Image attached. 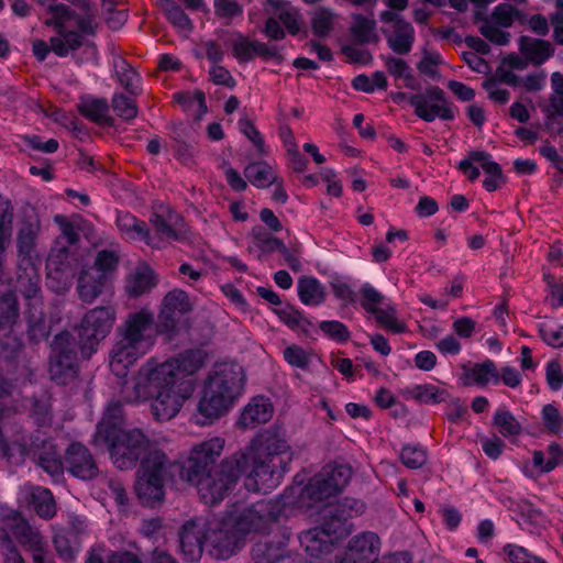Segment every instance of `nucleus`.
<instances>
[{
    "instance_id": "nucleus-1",
    "label": "nucleus",
    "mask_w": 563,
    "mask_h": 563,
    "mask_svg": "<svg viewBox=\"0 0 563 563\" xmlns=\"http://www.w3.org/2000/svg\"><path fill=\"white\" fill-rule=\"evenodd\" d=\"M351 475L350 466L327 464L306 485L296 475L294 484L277 499L236 504L222 518L191 519L179 532L181 552L189 562L198 561L203 549L218 560H227L243 547L246 536L264 530L287 510L313 508L346 486Z\"/></svg>"
},
{
    "instance_id": "nucleus-2",
    "label": "nucleus",
    "mask_w": 563,
    "mask_h": 563,
    "mask_svg": "<svg viewBox=\"0 0 563 563\" xmlns=\"http://www.w3.org/2000/svg\"><path fill=\"white\" fill-rule=\"evenodd\" d=\"M291 460L292 451L285 429L273 424L225 457L217 470L184 481L194 484L202 503L212 506L231 494L242 477L247 492L266 494L275 489L290 470Z\"/></svg>"
},
{
    "instance_id": "nucleus-3",
    "label": "nucleus",
    "mask_w": 563,
    "mask_h": 563,
    "mask_svg": "<svg viewBox=\"0 0 563 563\" xmlns=\"http://www.w3.org/2000/svg\"><path fill=\"white\" fill-rule=\"evenodd\" d=\"M123 424L122 406L110 402L97 426L95 442L108 446L113 464L120 470L133 468L144 454L135 492L143 505L159 504L165 496L164 483L170 474L172 463L140 429L125 430Z\"/></svg>"
},
{
    "instance_id": "nucleus-4",
    "label": "nucleus",
    "mask_w": 563,
    "mask_h": 563,
    "mask_svg": "<svg viewBox=\"0 0 563 563\" xmlns=\"http://www.w3.org/2000/svg\"><path fill=\"white\" fill-rule=\"evenodd\" d=\"M207 361L202 349L186 350L165 361L150 357L131 384L124 385L122 397L128 404L151 401L156 420H170L195 391V380L188 377L197 374Z\"/></svg>"
},
{
    "instance_id": "nucleus-5",
    "label": "nucleus",
    "mask_w": 563,
    "mask_h": 563,
    "mask_svg": "<svg viewBox=\"0 0 563 563\" xmlns=\"http://www.w3.org/2000/svg\"><path fill=\"white\" fill-rule=\"evenodd\" d=\"M344 488L345 486L330 498L313 506L327 520L321 527L309 529L299 536L300 545L310 558V563H377L378 561L382 541L373 531L354 536L345 550L335 554L334 562L330 558L335 544L352 531L353 526L349 519L365 510V504L354 498L334 503Z\"/></svg>"
},
{
    "instance_id": "nucleus-6",
    "label": "nucleus",
    "mask_w": 563,
    "mask_h": 563,
    "mask_svg": "<svg viewBox=\"0 0 563 563\" xmlns=\"http://www.w3.org/2000/svg\"><path fill=\"white\" fill-rule=\"evenodd\" d=\"M190 310L188 295L180 289H174L164 297L157 327L154 313L146 308L129 313L118 329V340L110 352L111 372L118 377H125L131 366L154 349L157 334L170 338L179 318Z\"/></svg>"
},
{
    "instance_id": "nucleus-7",
    "label": "nucleus",
    "mask_w": 563,
    "mask_h": 563,
    "mask_svg": "<svg viewBox=\"0 0 563 563\" xmlns=\"http://www.w3.org/2000/svg\"><path fill=\"white\" fill-rule=\"evenodd\" d=\"M117 320L115 309L111 306L89 310L78 328L79 342L69 332L58 333L52 343L49 374L52 380L66 385L78 374L77 352L89 358L97 352L98 345L111 332Z\"/></svg>"
},
{
    "instance_id": "nucleus-8",
    "label": "nucleus",
    "mask_w": 563,
    "mask_h": 563,
    "mask_svg": "<svg viewBox=\"0 0 563 563\" xmlns=\"http://www.w3.org/2000/svg\"><path fill=\"white\" fill-rule=\"evenodd\" d=\"M246 376L235 362L213 366L203 382L197 404V423L208 426L225 416L245 390Z\"/></svg>"
},
{
    "instance_id": "nucleus-9",
    "label": "nucleus",
    "mask_w": 563,
    "mask_h": 563,
    "mask_svg": "<svg viewBox=\"0 0 563 563\" xmlns=\"http://www.w3.org/2000/svg\"><path fill=\"white\" fill-rule=\"evenodd\" d=\"M38 232L40 221L35 217H31L20 223L16 236V290L29 301L30 308L41 306L40 268L42 260L35 251Z\"/></svg>"
},
{
    "instance_id": "nucleus-10",
    "label": "nucleus",
    "mask_w": 563,
    "mask_h": 563,
    "mask_svg": "<svg viewBox=\"0 0 563 563\" xmlns=\"http://www.w3.org/2000/svg\"><path fill=\"white\" fill-rule=\"evenodd\" d=\"M62 235L52 247L46 262V286L54 292H63L70 288L73 267L70 264V249L79 241L77 228L63 216H55Z\"/></svg>"
},
{
    "instance_id": "nucleus-11",
    "label": "nucleus",
    "mask_w": 563,
    "mask_h": 563,
    "mask_svg": "<svg viewBox=\"0 0 563 563\" xmlns=\"http://www.w3.org/2000/svg\"><path fill=\"white\" fill-rule=\"evenodd\" d=\"M14 209L10 199L0 195V287L8 282L3 269V253L13 232ZM19 316L18 302L14 294L7 292L0 298V331L11 329Z\"/></svg>"
},
{
    "instance_id": "nucleus-12",
    "label": "nucleus",
    "mask_w": 563,
    "mask_h": 563,
    "mask_svg": "<svg viewBox=\"0 0 563 563\" xmlns=\"http://www.w3.org/2000/svg\"><path fill=\"white\" fill-rule=\"evenodd\" d=\"M119 253L102 250L97 254L92 267L84 269L78 277L77 292L85 302H92L101 292L119 264Z\"/></svg>"
},
{
    "instance_id": "nucleus-13",
    "label": "nucleus",
    "mask_w": 563,
    "mask_h": 563,
    "mask_svg": "<svg viewBox=\"0 0 563 563\" xmlns=\"http://www.w3.org/2000/svg\"><path fill=\"white\" fill-rule=\"evenodd\" d=\"M0 516L3 525L2 529L10 532L20 544L32 553L34 563H54L46 551L41 533L33 529L20 512L1 508Z\"/></svg>"
},
{
    "instance_id": "nucleus-14",
    "label": "nucleus",
    "mask_w": 563,
    "mask_h": 563,
    "mask_svg": "<svg viewBox=\"0 0 563 563\" xmlns=\"http://www.w3.org/2000/svg\"><path fill=\"white\" fill-rule=\"evenodd\" d=\"M225 443L224 438L217 435L192 445L180 466V478L195 479L202 473L213 471V466L224 451Z\"/></svg>"
},
{
    "instance_id": "nucleus-15",
    "label": "nucleus",
    "mask_w": 563,
    "mask_h": 563,
    "mask_svg": "<svg viewBox=\"0 0 563 563\" xmlns=\"http://www.w3.org/2000/svg\"><path fill=\"white\" fill-rule=\"evenodd\" d=\"M457 168L470 181H476L483 172L485 175L483 187L488 192L496 191L505 184L500 165L484 151L470 152L465 158L460 161Z\"/></svg>"
},
{
    "instance_id": "nucleus-16",
    "label": "nucleus",
    "mask_w": 563,
    "mask_h": 563,
    "mask_svg": "<svg viewBox=\"0 0 563 563\" xmlns=\"http://www.w3.org/2000/svg\"><path fill=\"white\" fill-rule=\"evenodd\" d=\"M520 11L515 5L499 3L482 23L481 34L496 45H507L510 40L508 29L520 19Z\"/></svg>"
},
{
    "instance_id": "nucleus-17",
    "label": "nucleus",
    "mask_w": 563,
    "mask_h": 563,
    "mask_svg": "<svg viewBox=\"0 0 563 563\" xmlns=\"http://www.w3.org/2000/svg\"><path fill=\"white\" fill-rule=\"evenodd\" d=\"M410 104L413 107L415 113L427 122H432L438 118L442 120L454 118L444 92L439 87H431L423 93L412 96Z\"/></svg>"
},
{
    "instance_id": "nucleus-18",
    "label": "nucleus",
    "mask_w": 563,
    "mask_h": 563,
    "mask_svg": "<svg viewBox=\"0 0 563 563\" xmlns=\"http://www.w3.org/2000/svg\"><path fill=\"white\" fill-rule=\"evenodd\" d=\"M380 21L389 47L397 54L409 53L415 42L413 26L393 11L382 12Z\"/></svg>"
},
{
    "instance_id": "nucleus-19",
    "label": "nucleus",
    "mask_w": 563,
    "mask_h": 563,
    "mask_svg": "<svg viewBox=\"0 0 563 563\" xmlns=\"http://www.w3.org/2000/svg\"><path fill=\"white\" fill-rule=\"evenodd\" d=\"M36 2L51 14V18L45 21L47 26H53L59 32H62L63 27H78L82 33H93L91 15H79L66 4L54 0H36Z\"/></svg>"
},
{
    "instance_id": "nucleus-20",
    "label": "nucleus",
    "mask_w": 563,
    "mask_h": 563,
    "mask_svg": "<svg viewBox=\"0 0 563 563\" xmlns=\"http://www.w3.org/2000/svg\"><path fill=\"white\" fill-rule=\"evenodd\" d=\"M57 36L51 38V45L43 40L33 42V54L40 62L45 60L51 51L59 57L67 56L70 51L82 45L84 36L88 34L82 33L78 27H63L62 32L57 31Z\"/></svg>"
},
{
    "instance_id": "nucleus-21",
    "label": "nucleus",
    "mask_w": 563,
    "mask_h": 563,
    "mask_svg": "<svg viewBox=\"0 0 563 563\" xmlns=\"http://www.w3.org/2000/svg\"><path fill=\"white\" fill-rule=\"evenodd\" d=\"M274 415V406L265 396L252 397L241 410L235 426L240 430H252L267 423Z\"/></svg>"
},
{
    "instance_id": "nucleus-22",
    "label": "nucleus",
    "mask_w": 563,
    "mask_h": 563,
    "mask_svg": "<svg viewBox=\"0 0 563 563\" xmlns=\"http://www.w3.org/2000/svg\"><path fill=\"white\" fill-rule=\"evenodd\" d=\"M65 462L68 472L79 479H91L98 474V466L89 450L80 443H71L67 448Z\"/></svg>"
},
{
    "instance_id": "nucleus-23",
    "label": "nucleus",
    "mask_w": 563,
    "mask_h": 563,
    "mask_svg": "<svg viewBox=\"0 0 563 563\" xmlns=\"http://www.w3.org/2000/svg\"><path fill=\"white\" fill-rule=\"evenodd\" d=\"M19 497L43 519H52L56 515V503L47 488L26 484L20 489Z\"/></svg>"
},
{
    "instance_id": "nucleus-24",
    "label": "nucleus",
    "mask_w": 563,
    "mask_h": 563,
    "mask_svg": "<svg viewBox=\"0 0 563 563\" xmlns=\"http://www.w3.org/2000/svg\"><path fill=\"white\" fill-rule=\"evenodd\" d=\"M115 223L124 240L144 241L152 247H161V244L151 238L146 223L139 220L135 216L129 212H118Z\"/></svg>"
},
{
    "instance_id": "nucleus-25",
    "label": "nucleus",
    "mask_w": 563,
    "mask_h": 563,
    "mask_svg": "<svg viewBox=\"0 0 563 563\" xmlns=\"http://www.w3.org/2000/svg\"><path fill=\"white\" fill-rule=\"evenodd\" d=\"M461 380L465 386L485 387L488 384L499 383V374L495 363L487 360L482 363L463 365Z\"/></svg>"
},
{
    "instance_id": "nucleus-26",
    "label": "nucleus",
    "mask_w": 563,
    "mask_h": 563,
    "mask_svg": "<svg viewBox=\"0 0 563 563\" xmlns=\"http://www.w3.org/2000/svg\"><path fill=\"white\" fill-rule=\"evenodd\" d=\"M518 47L522 57L536 66L545 63L554 53L550 42L529 36H521L518 41Z\"/></svg>"
},
{
    "instance_id": "nucleus-27",
    "label": "nucleus",
    "mask_w": 563,
    "mask_h": 563,
    "mask_svg": "<svg viewBox=\"0 0 563 563\" xmlns=\"http://www.w3.org/2000/svg\"><path fill=\"white\" fill-rule=\"evenodd\" d=\"M297 295L300 302L308 307H319L327 299L324 285L313 276H302L298 279Z\"/></svg>"
},
{
    "instance_id": "nucleus-28",
    "label": "nucleus",
    "mask_w": 563,
    "mask_h": 563,
    "mask_svg": "<svg viewBox=\"0 0 563 563\" xmlns=\"http://www.w3.org/2000/svg\"><path fill=\"white\" fill-rule=\"evenodd\" d=\"M251 241L247 250L256 258L262 260L263 256L275 251L285 250L284 243L274 238L262 227H254L250 234Z\"/></svg>"
},
{
    "instance_id": "nucleus-29",
    "label": "nucleus",
    "mask_w": 563,
    "mask_h": 563,
    "mask_svg": "<svg viewBox=\"0 0 563 563\" xmlns=\"http://www.w3.org/2000/svg\"><path fill=\"white\" fill-rule=\"evenodd\" d=\"M232 54L239 62H249L254 56L273 57L274 48L258 41H251L239 34L232 42Z\"/></svg>"
},
{
    "instance_id": "nucleus-30",
    "label": "nucleus",
    "mask_w": 563,
    "mask_h": 563,
    "mask_svg": "<svg viewBox=\"0 0 563 563\" xmlns=\"http://www.w3.org/2000/svg\"><path fill=\"white\" fill-rule=\"evenodd\" d=\"M244 175L251 185L258 189H266L278 180L274 167L264 161L250 163L244 168Z\"/></svg>"
},
{
    "instance_id": "nucleus-31",
    "label": "nucleus",
    "mask_w": 563,
    "mask_h": 563,
    "mask_svg": "<svg viewBox=\"0 0 563 563\" xmlns=\"http://www.w3.org/2000/svg\"><path fill=\"white\" fill-rule=\"evenodd\" d=\"M82 540L74 531H66L65 528L54 530L53 543L58 555L65 561L75 559L81 548Z\"/></svg>"
},
{
    "instance_id": "nucleus-32",
    "label": "nucleus",
    "mask_w": 563,
    "mask_h": 563,
    "mask_svg": "<svg viewBox=\"0 0 563 563\" xmlns=\"http://www.w3.org/2000/svg\"><path fill=\"white\" fill-rule=\"evenodd\" d=\"M161 9L164 11L167 20L184 36H188L192 31V22L184 10L174 0H159Z\"/></svg>"
},
{
    "instance_id": "nucleus-33",
    "label": "nucleus",
    "mask_w": 563,
    "mask_h": 563,
    "mask_svg": "<svg viewBox=\"0 0 563 563\" xmlns=\"http://www.w3.org/2000/svg\"><path fill=\"white\" fill-rule=\"evenodd\" d=\"M79 112L92 122L106 124L110 121L109 107L106 100L90 97L81 98Z\"/></svg>"
},
{
    "instance_id": "nucleus-34",
    "label": "nucleus",
    "mask_w": 563,
    "mask_h": 563,
    "mask_svg": "<svg viewBox=\"0 0 563 563\" xmlns=\"http://www.w3.org/2000/svg\"><path fill=\"white\" fill-rule=\"evenodd\" d=\"M267 5L290 34L295 35L300 31L299 14L292 5L283 0H267Z\"/></svg>"
},
{
    "instance_id": "nucleus-35",
    "label": "nucleus",
    "mask_w": 563,
    "mask_h": 563,
    "mask_svg": "<svg viewBox=\"0 0 563 563\" xmlns=\"http://www.w3.org/2000/svg\"><path fill=\"white\" fill-rule=\"evenodd\" d=\"M492 422L504 438H516L522 432L521 422L505 407L495 411Z\"/></svg>"
},
{
    "instance_id": "nucleus-36",
    "label": "nucleus",
    "mask_w": 563,
    "mask_h": 563,
    "mask_svg": "<svg viewBox=\"0 0 563 563\" xmlns=\"http://www.w3.org/2000/svg\"><path fill=\"white\" fill-rule=\"evenodd\" d=\"M155 285V276L148 266H140L129 277L126 291L130 296L139 297L152 289Z\"/></svg>"
},
{
    "instance_id": "nucleus-37",
    "label": "nucleus",
    "mask_w": 563,
    "mask_h": 563,
    "mask_svg": "<svg viewBox=\"0 0 563 563\" xmlns=\"http://www.w3.org/2000/svg\"><path fill=\"white\" fill-rule=\"evenodd\" d=\"M352 19L351 34L358 43H374L378 40L376 23L373 18L353 14Z\"/></svg>"
},
{
    "instance_id": "nucleus-38",
    "label": "nucleus",
    "mask_w": 563,
    "mask_h": 563,
    "mask_svg": "<svg viewBox=\"0 0 563 563\" xmlns=\"http://www.w3.org/2000/svg\"><path fill=\"white\" fill-rule=\"evenodd\" d=\"M537 329L544 344L554 349L563 347V324L545 317L537 323Z\"/></svg>"
},
{
    "instance_id": "nucleus-39",
    "label": "nucleus",
    "mask_w": 563,
    "mask_h": 563,
    "mask_svg": "<svg viewBox=\"0 0 563 563\" xmlns=\"http://www.w3.org/2000/svg\"><path fill=\"white\" fill-rule=\"evenodd\" d=\"M373 314L377 323L391 333L400 334L407 331L406 323L398 319L397 310L390 301Z\"/></svg>"
},
{
    "instance_id": "nucleus-40",
    "label": "nucleus",
    "mask_w": 563,
    "mask_h": 563,
    "mask_svg": "<svg viewBox=\"0 0 563 563\" xmlns=\"http://www.w3.org/2000/svg\"><path fill=\"white\" fill-rule=\"evenodd\" d=\"M358 302L368 313L373 314L385 306L389 300L372 284L364 283L358 290Z\"/></svg>"
},
{
    "instance_id": "nucleus-41",
    "label": "nucleus",
    "mask_w": 563,
    "mask_h": 563,
    "mask_svg": "<svg viewBox=\"0 0 563 563\" xmlns=\"http://www.w3.org/2000/svg\"><path fill=\"white\" fill-rule=\"evenodd\" d=\"M338 14L330 8H318L311 16L312 32L318 36H327L333 29Z\"/></svg>"
},
{
    "instance_id": "nucleus-42",
    "label": "nucleus",
    "mask_w": 563,
    "mask_h": 563,
    "mask_svg": "<svg viewBox=\"0 0 563 563\" xmlns=\"http://www.w3.org/2000/svg\"><path fill=\"white\" fill-rule=\"evenodd\" d=\"M177 214L169 209L162 208L155 211L151 218V223L155 230L167 239H176L177 234L174 229Z\"/></svg>"
},
{
    "instance_id": "nucleus-43",
    "label": "nucleus",
    "mask_w": 563,
    "mask_h": 563,
    "mask_svg": "<svg viewBox=\"0 0 563 563\" xmlns=\"http://www.w3.org/2000/svg\"><path fill=\"white\" fill-rule=\"evenodd\" d=\"M411 395L416 400L429 405L440 404L448 397L446 390L433 384L416 385L411 389Z\"/></svg>"
},
{
    "instance_id": "nucleus-44",
    "label": "nucleus",
    "mask_w": 563,
    "mask_h": 563,
    "mask_svg": "<svg viewBox=\"0 0 563 563\" xmlns=\"http://www.w3.org/2000/svg\"><path fill=\"white\" fill-rule=\"evenodd\" d=\"M399 457L406 467L417 470L427 462V451L419 444H407L402 446Z\"/></svg>"
},
{
    "instance_id": "nucleus-45",
    "label": "nucleus",
    "mask_w": 563,
    "mask_h": 563,
    "mask_svg": "<svg viewBox=\"0 0 563 563\" xmlns=\"http://www.w3.org/2000/svg\"><path fill=\"white\" fill-rule=\"evenodd\" d=\"M252 558L255 563H278L280 560H285L284 549L260 542L253 547Z\"/></svg>"
},
{
    "instance_id": "nucleus-46",
    "label": "nucleus",
    "mask_w": 563,
    "mask_h": 563,
    "mask_svg": "<svg viewBox=\"0 0 563 563\" xmlns=\"http://www.w3.org/2000/svg\"><path fill=\"white\" fill-rule=\"evenodd\" d=\"M240 132L254 145L260 155H266L267 148L262 133L247 118H241L238 122Z\"/></svg>"
},
{
    "instance_id": "nucleus-47",
    "label": "nucleus",
    "mask_w": 563,
    "mask_h": 563,
    "mask_svg": "<svg viewBox=\"0 0 563 563\" xmlns=\"http://www.w3.org/2000/svg\"><path fill=\"white\" fill-rule=\"evenodd\" d=\"M330 287L333 296L343 307H350L357 302V294L349 282L339 278L333 279Z\"/></svg>"
},
{
    "instance_id": "nucleus-48",
    "label": "nucleus",
    "mask_w": 563,
    "mask_h": 563,
    "mask_svg": "<svg viewBox=\"0 0 563 563\" xmlns=\"http://www.w3.org/2000/svg\"><path fill=\"white\" fill-rule=\"evenodd\" d=\"M552 95L549 103V112L551 115L563 117V75L555 71L551 76Z\"/></svg>"
},
{
    "instance_id": "nucleus-49",
    "label": "nucleus",
    "mask_w": 563,
    "mask_h": 563,
    "mask_svg": "<svg viewBox=\"0 0 563 563\" xmlns=\"http://www.w3.org/2000/svg\"><path fill=\"white\" fill-rule=\"evenodd\" d=\"M541 418L548 432L559 434L563 432V415L553 404H547L541 410Z\"/></svg>"
},
{
    "instance_id": "nucleus-50",
    "label": "nucleus",
    "mask_w": 563,
    "mask_h": 563,
    "mask_svg": "<svg viewBox=\"0 0 563 563\" xmlns=\"http://www.w3.org/2000/svg\"><path fill=\"white\" fill-rule=\"evenodd\" d=\"M504 553L507 555L510 563H547L542 558L514 543H507L504 547Z\"/></svg>"
},
{
    "instance_id": "nucleus-51",
    "label": "nucleus",
    "mask_w": 563,
    "mask_h": 563,
    "mask_svg": "<svg viewBox=\"0 0 563 563\" xmlns=\"http://www.w3.org/2000/svg\"><path fill=\"white\" fill-rule=\"evenodd\" d=\"M285 361L292 367L307 369L311 363L312 354L298 345L287 346L284 352Z\"/></svg>"
},
{
    "instance_id": "nucleus-52",
    "label": "nucleus",
    "mask_w": 563,
    "mask_h": 563,
    "mask_svg": "<svg viewBox=\"0 0 563 563\" xmlns=\"http://www.w3.org/2000/svg\"><path fill=\"white\" fill-rule=\"evenodd\" d=\"M320 331L335 342H346L350 339L347 327L338 320H324L319 323Z\"/></svg>"
},
{
    "instance_id": "nucleus-53",
    "label": "nucleus",
    "mask_w": 563,
    "mask_h": 563,
    "mask_svg": "<svg viewBox=\"0 0 563 563\" xmlns=\"http://www.w3.org/2000/svg\"><path fill=\"white\" fill-rule=\"evenodd\" d=\"M112 108L124 120H132L137 115V107L134 100L123 95L113 96Z\"/></svg>"
},
{
    "instance_id": "nucleus-54",
    "label": "nucleus",
    "mask_w": 563,
    "mask_h": 563,
    "mask_svg": "<svg viewBox=\"0 0 563 563\" xmlns=\"http://www.w3.org/2000/svg\"><path fill=\"white\" fill-rule=\"evenodd\" d=\"M49 407V399L47 397L31 402L30 415L38 427H45L51 423Z\"/></svg>"
},
{
    "instance_id": "nucleus-55",
    "label": "nucleus",
    "mask_w": 563,
    "mask_h": 563,
    "mask_svg": "<svg viewBox=\"0 0 563 563\" xmlns=\"http://www.w3.org/2000/svg\"><path fill=\"white\" fill-rule=\"evenodd\" d=\"M214 12L219 18L231 20L242 15L243 8L235 0H214Z\"/></svg>"
},
{
    "instance_id": "nucleus-56",
    "label": "nucleus",
    "mask_w": 563,
    "mask_h": 563,
    "mask_svg": "<svg viewBox=\"0 0 563 563\" xmlns=\"http://www.w3.org/2000/svg\"><path fill=\"white\" fill-rule=\"evenodd\" d=\"M545 379L552 390H559L563 386V369L559 361L551 360L545 365Z\"/></svg>"
},
{
    "instance_id": "nucleus-57",
    "label": "nucleus",
    "mask_w": 563,
    "mask_h": 563,
    "mask_svg": "<svg viewBox=\"0 0 563 563\" xmlns=\"http://www.w3.org/2000/svg\"><path fill=\"white\" fill-rule=\"evenodd\" d=\"M321 179L327 184L328 195L340 198L343 194V186L332 168H322L319 173Z\"/></svg>"
},
{
    "instance_id": "nucleus-58",
    "label": "nucleus",
    "mask_w": 563,
    "mask_h": 563,
    "mask_svg": "<svg viewBox=\"0 0 563 563\" xmlns=\"http://www.w3.org/2000/svg\"><path fill=\"white\" fill-rule=\"evenodd\" d=\"M484 88L488 98L497 103L504 104L509 100V91L504 88L496 79L489 78L484 82Z\"/></svg>"
},
{
    "instance_id": "nucleus-59",
    "label": "nucleus",
    "mask_w": 563,
    "mask_h": 563,
    "mask_svg": "<svg viewBox=\"0 0 563 563\" xmlns=\"http://www.w3.org/2000/svg\"><path fill=\"white\" fill-rule=\"evenodd\" d=\"M209 74L214 85H220L228 88H234L236 85V81L232 77L231 73L219 64L212 65Z\"/></svg>"
},
{
    "instance_id": "nucleus-60",
    "label": "nucleus",
    "mask_w": 563,
    "mask_h": 563,
    "mask_svg": "<svg viewBox=\"0 0 563 563\" xmlns=\"http://www.w3.org/2000/svg\"><path fill=\"white\" fill-rule=\"evenodd\" d=\"M481 443L485 455L492 460H497L505 449L504 441L498 437L484 438Z\"/></svg>"
},
{
    "instance_id": "nucleus-61",
    "label": "nucleus",
    "mask_w": 563,
    "mask_h": 563,
    "mask_svg": "<svg viewBox=\"0 0 563 563\" xmlns=\"http://www.w3.org/2000/svg\"><path fill=\"white\" fill-rule=\"evenodd\" d=\"M442 63V57L438 52H424L418 69L422 74L433 75L438 65Z\"/></svg>"
},
{
    "instance_id": "nucleus-62",
    "label": "nucleus",
    "mask_w": 563,
    "mask_h": 563,
    "mask_svg": "<svg viewBox=\"0 0 563 563\" xmlns=\"http://www.w3.org/2000/svg\"><path fill=\"white\" fill-rule=\"evenodd\" d=\"M119 81L131 93H136L140 89L141 78L131 68L119 73Z\"/></svg>"
},
{
    "instance_id": "nucleus-63",
    "label": "nucleus",
    "mask_w": 563,
    "mask_h": 563,
    "mask_svg": "<svg viewBox=\"0 0 563 563\" xmlns=\"http://www.w3.org/2000/svg\"><path fill=\"white\" fill-rule=\"evenodd\" d=\"M29 334L32 340L47 339L49 331L46 329L45 320L42 314L38 319L32 314L29 319Z\"/></svg>"
},
{
    "instance_id": "nucleus-64",
    "label": "nucleus",
    "mask_w": 563,
    "mask_h": 563,
    "mask_svg": "<svg viewBox=\"0 0 563 563\" xmlns=\"http://www.w3.org/2000/svg\"><path fill=\"white\" fill-rule=\"evenodd\" d=\"M476 323L468 317L457 318L453 322V331L463 339H468L473 335Z\"/></svg>"
}]
</instances>
